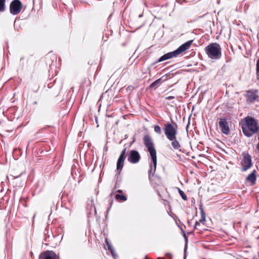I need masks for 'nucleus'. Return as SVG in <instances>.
Returning a JSON list of instances; mask_svg holds the SVG:
<instances>
[{
	"label": "nucleus",
	"mask_w": 259,
	"mask_h": 259,
	"mask_svg": "<svg viewBox=\"0 0 259 259\" xmlns=\"http://www.w3.org/2000/svg\"><path fill=\"white\" fill-rule=\"evenodd\" d=\"M241 128L243 134L246 137L257 134L258 143L256 146V149L259 152V126L257 120L252 116H247L241 120Z\"/></svg>",
	"instance_id": "1"
},
{
	"label": "nucleus",
	"mask_w": 259,
	"mask_h": 259,
	"mask_svg": "<svg viewBox=\"0 0 259 259\" xmlns=\"http://www.w3.org/2000/svg\"><path fill=\"white\" fill-rule=\"evenodd\" d=\"M143 142L145 146L147 148L148 151L149 152L152 164L150 165V169L148 173L149 176L153 175L156 171L157 166V156L156 151L154 147L153 142L151 138L148 135H145L143 138Z\"/></svg>",
	"instance_id": "2"
},
{
	"label": "nucleus",
	"mask_w": 259,
	"mask_h": 259,
	"mask_svg": "<svg viewBox=\"0 0 259 259\" xmlns=\"http://www.w3.org/2000/svg\"><path fill=\"white\" fill-rule=\"evenodd\" d=\"M193 40H190L184 44L181 45L178 49L176 50L168 52L163 56H161L157 61H155L152 63V65H154L156 64L157 63L161 62L166 60L171 59L173 57H176L181 53L186 51L188 49H189L191 44H192Z\"/></svg>",
	"instance_id": "3"
},
{
	"label": "nucleus",
	"mask_w": 259,
	"mask_h": 259,
	"mask_svg": "<svg viewBox=\"0 0 259 259\" xmlns=\"http://www.w3.org/2000/svg\"><path fill=\"white\" fill-rule=\"evenodd\" d=\"M222 49L217 43H211L207 46L205 51L208 57L212 59L219 60L222 57Z\"/></svg>",
	"instance_id": "4"
},
{
	"label": "nucleus",
	"mask_w": 259,
	"mask_h": 259,
	"mask_svg": "<svg viewBox=\"0 0 259 259\" xmlns=\"http://www.w3.org/2000/svg\"><path fill=\"white\" fill-rule=\"evenodd\" d=\"M163 131L168 140L177 137L178 134V125L176 123L172 124L170 122H167L164 124Z\"/></svg>",
	"instance_id": "5"
},
{
	"label": "nucleus",
	"mask_w": 259,
	"mask_h": 259,
	"mask_svg": "<svg viewBox=\"0 0 259 259\" xmlns=\"http://www.w3.org/2000/svg\"><path fill=\"white\" fill-rule=\"evenodd\" d=\"M242 159L241 164L242 165L241 170L242 172L247 171L250 169L253 165L251 155L247 152H243L242 153Z\"/></svg>",
	"instance_id": "6"
},
{
	"label": "nucleus",
	"mask_w": 259,
	"mask_h": 259,
	"mask_svg": "<svg viewBox=\"0 0 259 259\" xmlns=\"http://www.w3.org/2000/svg\"><path fill=\"white\" fill-rule=\"evenodd\" d=\"M22 7L20 0H13L10 4V12L13 15H18L21 12Z\"/></svg>",
	"instance_id": "7"
},
{
	"label": "nucleus",
	"mask_w": 259,
	"mask_h": 259,
	"mask_svg": "<svg viewBox=\"0 0 259 259\" xmlns=\"http://www.w3.org/2000/svg\"><path fill=\"white\" fill-rule=\"evenodd\" d=\"M141 159V156L139 152L136 150L130 151L127 154L128 161L133 164H136L139 162Z\"/></svg>",
	"instance_id": "8"
},
{
	"label": "nucleus",
	"mask_w": 259,
	"mask_h": 259,
	"mask_svg": "<svg viewBox=\"0 0 259 259\" xmlns=\"http://www.w3.org/2000/svg\"><path fill=\"white\" fill-rule=\"evenodd\" d=\"M257 90H248L246 91V93L244 95V96L246 98V101L248 103H253L255 100H256L257 98H258V96L257 95Z\"/></svg>",
	"instance_id": "9"
},
{
	"label": "nucleus",
	"mask_w": 259,
	"mask_h": 259,
	"mask_svg": "<svg viewBox=\"0 0 259 259\" xmlns=\"http://www.w3.org/2000/svg\"><path fill=\"white\" fill-rule=\"evenodd\" d=\"M219 124L223 134L225 135L229 134L230 128L226 118H220Z\"/></svg>",
	"instance_id": "10"
},
{
	"label": "nucleus",
	"mask_w": 259,
	"mask_h": 259,
	"mask_svg": "<svg viewBox=\"0 0 259 259\" xmlns=\"http://www.w3.org/2000/svg\"><path fill=\"white\" fill-rule=\"evenodd\" d=\"M39 259H57V255L53 251L46 250L39 255Z\"/></svg>",
	"instance_id": "11"
},
{
	"label": "nucleus",
	"mask_w": 259,
	"mask_h": 259,
	"mask_svg": "<svg viewBox=\"0 0 259 259\" xmlns=\"http://www.w3.org/2000/svg\"><path fill=\"white\" fill-rule=\"evenodd\" d=\"M256 171L254 169L245 178V182L249 183L250 185L252 186L255 184L256 181Z\"/></svg>",
	"instance_id": "12"
},
{
	"label": "nucleus",
	"mask_w": 259,
	"mask_h": 259,
	"mask_svg": "<svg viewBox=\"0 0 259 259\" xmlns=\"http://www.w3.org/2000/svg\"><path fill=\"white\" fill-rule=\"evenodd\" d=\"M104 247L105 248L106 250H108V251H110L112 255L114 257H117V255L115 253L114 248L111 244V243L107 239H106L105 243H104Z\"/></svg>",
	"instance_id": "13"
},
{
	"label": "nucleus",
	"mask_w": 259,
	"mask_h": 259,
	"mask_svg": "<svg viewBox=\"0 0 259 259\" xmlns=\"http://www.w3.org/2000/svg\"><path fill=\"white\" fill-rule=\"evenodd\" d=\"M88 207H89V214L90 215H96L97 210L93 200H91L88 203Z\"/></svg>",
	"instance_id": "14"
},
{
	"label": "nucleus",
	"mask_w": 259,
	"mask_h": 259,
	"mask_svg": "<svg viewBox=\"0 0 259 259\" xmlns=\"http://www.w3.org/2000/svg\"><path fill=\"white\" fill-rule=\"evenodd\" d=\"M171 141V145L174 150H178L180 148L181 145L177 139V137L168 139Z\"/></svg>",
	"instance_id": "15"
},
{
	"label": "nucleus",
	"mask_w": 259,
	"mask_h": 259,
	"mask_svg": "<svg viewBox=\"0 0 259 259\" xmlns=\"http://www.w3.org/2000/svg\"><path fill=\"white\" fill-rule=\"evenodd\" d=\"M125 158L119 157L116 164L117 170H121L124 165Z\"/></svg>",
	"instance_id": "16"
},
{
	"label": "nucleus",
	"mask_w": 259,
	"mask_h": 259,
	"mask_svg": "<svg viewBox=\"0 0 259 259\" xmlns=\"http://www.w3.org/2000/svg\"><path fill=\"white\" fill-rule=\"evenodd\" d=\"M181 230H182V231L183 233V236L185 239V247H184V259H186V251H187V248H188V238H187L184 231L182 228H181Z\"/></svg>",
	"instance_id": "17"
},
{
	"label": "nucleus",
	"mask_w": 259,
	"mask_h": 259,
	"mask_svg": "<svg viewBox=\"0 0 259 259\" xmlns=\"http://www.w3.org/2000/svg\"><path fill=\"white\" fill-rule=\"evenodd\" d=\"M162 82V78H158L156 79L155 81H153L151 84L150 85V89H156L157 87H158Z\"/></svg>",
	"instance_id": "18"
},
{
	"label": "nucleus",
	"mask_w": 259,
	"mask_h": 259,
	"mask_svg": "<svg viewBox=\"0 0 259 259\" xmlns=\"http://www.w3.org/2000/svg\"><path fill=\"white\" fill-rule=\"evenodd\" d=\"M115 199L117 200H120L122 201H125L127 200V198L125 195L120 194H116Z\"/></svg>",
	"instance_id": "19"
},
{
	"label": "nucleus",
	"mask_w": 259,
	"mask_h": 259,
	"mask_svg": "<svg viewBox=\"0 0 259 259\" xmlns=\"http://www.w3.org/2000/svg\"><path fill=\"white\" fill-rule=\"evenodd\" d=\"M6 10V0H0V12H4Z\"/></svg>",
	"instance_id": "20"
},
{
	"label": "nucleus",
	"mask_w": 259,
	"mask_h": 259,
	"mask_svg": "<svg viewBox=\"0 0 259 259\" xmlns=\"http://www.w3.org/2000/svg\"><path fill=\"white\" fill-rule=\"evenodd\" d=\"M178 191H179V194L181 195V196L182 197L183 199L184 200H187V195L184 192V191H183L180 188L178 189Z\"/></svg>",
	"instance_id": "21"
},
{
	"label": "nucleus",
	"mask_w": 259,
	"mask_h": 259,
	"mask_svg": "<svg viewBox=\"0 0 259 259\" xmlns=\"http://www.w3.org/2000/svg\"><path fill=\"white\" fill-rule=\"evenodd\" d=\"M154 132L158 134H161V129L159 125H155L154 126Z\"/></svg>",
	"instance_id": "22"
},
{
	"label": "nucleus",
	"mask_w": 259,
	"mask_h": 259,
	"mask_svg": "<svg viewBox=\"0 0 259 259\" xmlns=\"http://www.w3.org/2000/svg\"><path fill=\"white\" fill-rule=\"evenodd\" d=\"M126 150V148H124L122 150V151H121V153H120V154L119 157H122V158L123 157V158H126V156H125Z\"/></svg>",
	"instance_id": "23"
},
{
	"label": "nucleus",
	"mask_w": 259,
	"mask_h": 259,
	"mask_svg": "<svg viewBox=\"0 0 259 259\" xmlns=\"http://www.w3.org/2000/svg\"><path fill=\"white\" fill-rule=\"evenodd\" d=\"M205 221V215L204 211H202V213H201V219L199 220V222H203Z\"/></svg>",
	"instance_id": "24"
},
{
	"label": "nucleus",
	"mask_w": 259,
	"mask_h": 259,
	"mask_svg": "<svg viewBox=\"0 0 259 259\" xmlns=\"http://www.w3.org/2000/svg\"><path fill=\"white\" fill-rule=\"evenodd\" d=\"M256 71L257 75L259 73V59L257 60L256 65Z\"/></svg>",
	"instance_id": "25"
},
{
	"label": "nucleus",
	"mask_w": 259,
	"mask_h": 259,
	"mask_svg": "<svg viewBox=\"0 0 259 259\" xmlns=\"http://www.w3.org/2000/svg\"><path fill=\"white\" fill-rule=\"evenodd\" d=\"M174 99H175V97L172 96H169L165 97V99L167 100H170Z\"/></svg>",
	"instance_id": "26"
},
{
	"label": "nucleus",
	"mask_w": 259,
	"mask_h": 259,
	"mask_svg": "<svg viewBox=\"0 0 259 259\" xmlns=\"http://www.w3.org/2000/svg\"><path fill=\"white\" fill-rule=\"evenodd\" d=\"M166 256H168L169 259H172V255L170 253H167L165 254Z\"/></svg>",
	"instance_id": "27"
},
{
	"label": "nucleus",
	"mask_w": 259,
	"mask_h": 259,
	"mask_svg": "<svg viewBox=\"0 0 259 259\" xmlns=\"http://www.w3.org/2000/svg\"><path fill=\"white\" fill-rule=\"evenodd\" d=\"M199 209L200 210V213H202V211H203L202 204L200 203L199 204Z\"/></svg>",
	"instance_id": "28"
},
{
	"label": "nucleus",
	"mask_w": 259,
	"mask_h": 259,
	"mask_svg": "<svg viewBox=\"0 0 259 259\" xmlns=\"http://www.w3.org/2000/svg\"><path fill=\"white\" fill-rule=\"evenodd\" d=\"M198 225H200V223L199 222L196 221L195 224L194 229H196V227Z\"/></svg>",
	"instance_id": "29"
},
{
	"label": "nucleus",
	"mask_w": 259,
	"mask_h": 259,
	"mask_svg": "<svg viewBox=\"0 0 259 259\" xmlns=\"http://www.w3.org/2000/svg\"><path fill=\"white\" fill-rule=\"evenodd\" d=\"M49 237H50V235H48V237L46 236L45 238V241L49 242L50 241L49 239Z\"/></svg>",
	"instance_id": "30"
},
{
	"label": "nucleus",
	"mask_w": 259,
	"mask_h": 259,
	"mask_svg": "<svg viewBox=\"0 0 259 259\" xmlns=\"http://www.w3.org/2000/svg\"><path fill=\"white\" fill-rule=\"evenodd\" d=\"M117 192H118V194H120L122 192L121 190H118Z\"/></svg>",
	"instance_id": "31"
},
{
	"label": "nucleus",
	"mask_w": 259,
	"mask_h": 259,
	"mask_svg": "<svg viewBox=\"0 0 259 259\" xmlns=\"http://www.w3.org/2000/svg\"><path fill=\"white\" fill-rule=\"evenodd\" d=\"M46 232H47V233H49V231H48V230H45V235H46Z\"/></svg>",
	"instance_id": "32"
},
{
	"label": "nucleus",
	"mask_w": 259,
	"mask_h": 259,
	"mask_svg": "<svg viewBox=\"0 0 259 259\" xmlns=\"http://www.w3.org/2000/svg\"><path fill=\"white\" fill-rule=\"evenodd\" d=\"M118 187V186L117 185V184H116L115 186V187H114V189H116Z\"/></svg>",
	"instance_id": "33"
},
{
	"label": "nucleus",
	"mask_w": 259,
	"mask_h": 259,
	"mask_svg": "<svg viewBox=\"0 0 259 259\" xmlns=\"http://www.w3.org/2000/svg\"><path fill=\"white\" fill-rule=\"evenodd\" d=\"M193 231H191V232L188 233V234H193Z\"/></svg>",
	"instance_id": "34"
},
{
	"label": "nucleus",
	"mask_w": 259,
	"mask_h": 259,
	"mask_svg": "<svg viewBox=\"0 0 259 259\" xmlns=\"http://www.w3.org/2000/svg\"><path fill=\"white\" fill-rule=\"evenodd\" d=\"M157 259H164V258L163 257H158Z\"/></svg>",
	"instance_id": "35"
},
{
	"label": "nucleus",
	"mask_w": 259,
	"mask_h": 259,
	"mask_svg": "<svg viewBox=\"0 0 259 259\" xmlns=\"http://www.w3.org/2000/svg\"><path fill=\"white\" fill-rule=\"evenodd\" d=\"M142 16H143V14L140 15L139 16V17H140H140H142Z\"/></svg>",
	"instance_id": "36"
},
{
	"label": "nucleus",
	"mask_w": 259,
	"mask_h": 259,
	"mask_svg": "<svg viewBox=\"0 0 259 259\" xmlns=\"http://www.w3.org/2000/svg\"><path fill=\"white\" fill-rule=\"evenodd\" d=\"M20 175H19V176H17V177H15V178H17L19 177L20 176Z\"/></svg>",
	"instance_id": "37"
},
{
	"label": "nucleus",
	"mask_w": 259,
	"mask_h": 259,
	"mask_svg": "<svg viewBox=\"0 0 259 259\" xmlns=\"http://www.w3.org/2000/svg\"><path fill=\"white\" fill-rule=\"evenodd\" d=\"M37 104V102L36 101L34 102L33 104Z\"/></svg>",
	"instance_id": "38"
},
{
	"label": "nucleus",
	"mask_w": 259,
	"mask_h": 259,
	"mask_svg": "<svg viewBox=\"0 0 259 259\" xmlns=\"http://www.w3.org/2000/svg\"><path fill=\"white\" fill-rule=\"evenodd\" d=\"M188 223L189 225H190V222L189 221H188Z\"/></svg>",
	"instance_id": "39"
},
{
	"label": "nucleus",
	"mask_w": 259,
	"mask_h": 259,
	"mask_svg": "<svg viewBox=\"0 0 259 259\" xmlns=\"http://www.w3.org/2000/svg\"><path fill=\"white\" fill-rule=\"evenodd\" d=\"M96 122H97V119L96 118Z\"/></svg>",
	"instance_id": "40"
},
{
	"label": "nucleus",
	"mask_w": 259,
	"mask_h": 259,
	"mask_svg": "<svg viewBox=\"0 0 259 259\" xmlns=\"http://www.w3.org/2000/svg\"><path fill=\"white\" fill-rule=\"evenodd\" d=\"M259 239V236L257 237V239Z\"/></svg>",
	"instance_id": "41"
}]
</instances>
